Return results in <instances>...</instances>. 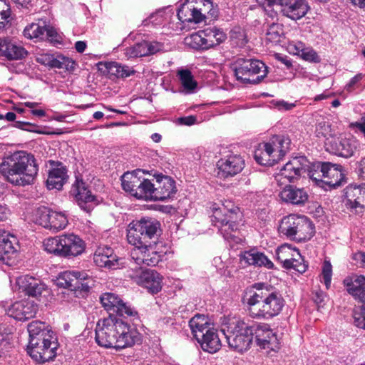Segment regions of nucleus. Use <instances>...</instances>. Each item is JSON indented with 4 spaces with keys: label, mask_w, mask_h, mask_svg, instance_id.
<instances>
[{
    "label": "nucleus",
    "mask_w": 365,
    "mask_h": 365,
    "mask_svg": "<svg viewBox=\"0 0 365 365\" xmlns=\"http://www.w3.org/2000/svg\"><path fill=\"white\" fill-rule=\"evenodd\" d=\"M308 168V160L305 157H299L287 163L275 176V180L279 185L293 182L300 175L306 173Z\"/></svg>",
    "instance_id": "412c9836"
},
{
    "label": "nucleus",
    "mask_w": 365,
    "mask_h": 365,
    "mask_svg": "<svg viewBox=\"0 0 365 365\" xmlns=\"http://www.w3.org/2000/svg\"><path fill=\"white\" fill-rule=\"evenodd\" d=\"M202 34L205 37L207 48L219 45L225 41L227 36L225 33L217 28H207L202 30Z\"/></svg>",
    "instance_id": "58836bf2"
},
{
    "label": "nucleus",
    "mask_w": 365,
    "mask_h": 365,
    "mask_svg": "<svg viewBox=\"0 0 365 365\" xmlns=\"http://www.w3.org/2000/svg\"><path fill=\"white\" fill-rule=\"evenodd\" d=\"M17 239L5 230H0V262L11 264V259L16 252Z\"/></svg>",
    "instance_id": "473e14b6"
},
{
    "label": "nucleus",
    "mask_w": 365,
    "mask_h": 365,
    "mask_svg": "<svg viewBox=\"0 0 365 365\" xmlns=\"http://www.w3.org/2000/svg\"><path fill=\"white\" fill-rule=\"evenodd\" d=\"M71 192L75 197L81 208L87 212H91L94 205H97L96 196L92 195L86 182L82 180H76L72 186Z\"/></svg>",
    "instance_id": "bb28decb"
},
{
    "label": "nucleus",
    "mask_w": 365,
    "mask_h": 365,
    "mask_svg": "<svg viewBox=\"0 0 365 365\" xmlns=\"http://www.w3.org/2000/svg\"><path fill=\"white\" fill-rule=\"evenodd\" d=\"M66 169L64 167H58L49 170L46 185L49 190H61L67 180Z\"/></svg>",
    "instance_id": "4c0bfd02"
},
{
    "label": "nucleus",
    "mask_w": 365,
    "mask_h": 365,
    "mask_svg": "<svg viewBox=\"0 0 365 365\" xmlns=\"http://www.w3.org/2000/svg\"><path fill=\"white\" fill-rule=\"evenodd\" d=\"M362 79V75L361 73H359L356 75L354 77H353L350 81L346 84V90L347 91H352L356 85L361 81Z\"/></svg>",
    "instance_id": "e2e57ef3"
},
{
    "label": "nucleus",
    "mask_w": 365,
    "mask_h": 365,
    "mask_svg": "<svg viewBox=\"0 0 365 365\" xmlns=\"http://www.w3.org/2000/svg\"><path fill=\"white\" fill-rule=\"evenodd\" d=\"M138 43L140 57L155 54L163 48L162 44L155 41H145Z\"/></svg>",
    "instance_id": "c03bdc74"
},
{
    "label": "nucleus",
    "mask_w": 365,
    "mask_h": 365,
    "mask_svg": "<svg viewBox=\"0 0 365 365\" xmlns=\"http://www.w3.org/2000/svg\"><path fill=\"white\" fill-rule=\"evenodd\" d=\"M243 301L252 318L265 320L278 316L285 304L279 292L262 283H256L247 289Z\"/></svg>",
    "instance_id": "f03ea898"
},
{
    "label": "nucleus",
    "mask_w": 365,
    "mask_h": 365,
    "mask_svg": "<svg viewBox=\"0 0 365 365\" xmlns=\"http://www.w3.org/2000/svg\"><path fill=\"white\" fill-rule=\"evenodd\" d=\"M9 214V209L5 205L0 204V221L6 220L8 217Z\"/></svg>",
    "instance_id": "774afa93"
},
{
    "label": "nucleus",
    "mask_w": 365,
    "mask_h": 365,
    "mask_svg": "<svg viewBox=\"0 0 365 365\" xmlns=\"http://www.w3.org/2000/svg\"><path fill=\"white\" fill-rule=\"evenodd\" d=\"M28 54L27 50L21 45L9 38L0 37V57L8 61H21Z\"/></svg>",
    "instance_id": "c756f323"
},
{
    "label": "nucleus",
    "mask_w": 365,
    "mask_h": 365,
    "mask_svg": "<svg viewBox=\"0 0 365 365\" xmlns=\"http://www.w3.org/2000/svg\"><path fill=\"white\" fill-rule=\"evenodd\" d=\"M345 207L352 212L361 213L365 209V187L349 185L344 190Z\"/></svg>",
    "instance_id": "393cba45"
},
{
    "label": "nucleus",
    "mask_w": 365,
    "mask_h": 365,
    "mask_svg": "<svg viewBox=\"0 0 365 365\" xmlns=\"http://www.w3.org/2000/svg\"><path fill=\"white\" fill-rule=\"evenodd\" d=\"M161 234L160 222L153 217H144L133 220L128 227L127 240L131 245L158 243Z\"/></svg>",
    "instance_id": "39448f33"
},
{
    "label": "nucleus",
    "mask_w": 365,
    "mask_h": 365,
    "mask_svg": "<svg viewBox=\"0 0 365 365\" xmlns=\"http://www.w3.org/2000/svg\"><path fill=\"white\" fill-rule=\"evenodd\" d=\"M51 68L73 71L76 68V63L68 57L59 55L53 57Z\"/></svg>",
    "instance_id": "79ce46f5"
},
{
    "label": "nucleus",
    "mask_w": 365,
    "mask_h": 365,
    "mask_svg": "<svg viewBox=\"0 0 365 365\" xmlns=\"http://www.w3.org/2000/svg\"><path fill=\"white\" fill-rule=\"evenodd\" d=\"M178 75L185 93H193L197 87V82L194 80L191 72L187 69H182L178 72Z\"/></svg>",
    "instance_id": "ea45409f"
},
{
    "label": "nucleus",
    "mask_w": 365,
    "mask_h": 365,
    "mask_svg": "<svg viewBox=\"0 0 365 365\" xmlns=\"http://www.w3.org/2000/svg\"><path fill=\"white\" fill-rule=\"evenodd\" d=\"M326 294L322 292H317L314 296V301L319 307H323Z\"/></svg>",
    "instance_id": "0e129e2a"
},
{
    "label": "nucleus",
    "mask_w": 365,
    "mask_h": 365,
    "mask_svg": "<svg viewBox=\"0 0 365 365\" xmlns=\"http://www.w3.org/2000/svg\"><path fill=\"white\" fill-rule=\"evenodd\" d=\"M315 164H313L311 167L309 166V163L308 162V168L306 170V173H308L309 178L315 181H322L324 179V176H322V173L320 172V170L317 168H315Z\"/></svg>",
    "instance_id": "4d7b16f0"
},
{
    "label": "nucleus",
    "mask_w": 365,
    "mask_h": 365,
    "mask_svg": "<svg viewBox=\"0 0 365 365\" xmlns=\"http://www.w3.org/2000/svg\"><path fill=\"white\" fill-rule=\"evenodd\" d=\"M43 245L48 253L65 258L77 257L86 248L84 241L73 233L48 237L44 240Z\"/></svg>",
    "instance_id": "6e6552de"
},
{
    "label": "nucleus",
    "mask_w": 365,
    "mask_h": 365,
    "mask_svg": "<svg viewBox=\"0 0 365 365\" xmlns=\"http://www.w3.org/2000/svg\"><path fill=\"white\" fill-rule=\"evenodd\" d=\"M354 323L356 327L365 329V302L362 303L359 309L355 310Z\"/></svg>",
    "instance_id": "3c124183"
},
{
    "label": "nucleus",
    "mask_w": 365,
    "mask_h": 365,
    "mask_svg": "<svg viewBox=\"0 0 365 365\" xmlns=\"http://www.w3.org/2000/svg\"><path fill=\"white\" fill-rule=\"evenodd\" d=\"M93 280L84 272L66 270L61 272L57 278L58 287L86 294L91 287Z\"/></svg>",
    "instance_id": "dca6fc26"
},
{
    "label": "nucleus",
    "mask_w": 365,
    "mask_h": 365,
    "mask_svg": "<svg viewBox=\"0 0 365 365\" xmlns=\"http://www.w3.org/2000/svg\"><path fill=\"white\" fill-rule=\"evenodd\" d=\"M316 135L319 138H325L326 142H327L328 138H334L331 135L330 125L325 121L320 122L317 124L316 127Z\"/></svg>",
    "instance_id": "603ef678"
},
{
    "label": "nucleus",
    "mask_w": 365,
    "mask_h": 365,
    "mask_svg": "<svg viewBox=\"0 0 365 365\" xmlns=\"http://www.w3.org/2000/svg\"><path fill=\"white\" fill-rule=\"evenodd\" d=\"M294 259L296 260L291 262L292 264L289 269H293L301 274L304 273L308 268V264L304 261L300 253L299 259L297 257H294Z\"/></svg>",
    "instance_id": "6e6d98bb"
},
{
    "label": "nucleus",
    "mask_w": 365,
    "mask_h": 365,
    "mask_svg": "<svg viewBox=\"0 0 365 365\" xmlns=\"http://www.w3.org/2000/svg\"><path fill=\"white\" fill-rule=\"evenodd\" d=\"M54 56L50 53H39L36 56V61L40 64L51 68Z\"/></svg>",
    "instance_id": "bf43d9fd"
},
{
    "label": "nucleus",
    "mask_w": 365,
    "mask_h": 365,
    "mask_svg": "<svg viewBox=\"0 0 365 365\" xmlns=\"http://www.w3.org/2000/svg\"><path fill=\"white\" fill-rule=\"evenodd\" d=\"M211 0H187L178 11V19L185 23L198 24L205 19V14L212 11Z\"/></svg>",
    "instance_id": "ddd939ff"
},
{
    "label": "nucleus",
    "mask_w": 365,
    "mask_h": 365,
    "mask_svg": "<svg viewBox=\"0 0 365 365\" xmlns=\"http://www.w3.org/2000/svg\"><path fill=\"white\" fill-rule=\"evenodd\" d=\"M322 173L324 179L322 180L324 184L331 187H336L341 184L344 178L341 172V166L332 165L330 163H317L314 165Z\"/></svg>",
    "instance_id": "7c9ffc66"
},
{
    "label": "nucleus",
    "mask_w": 365,
    "mask_h": 365,
    "mask_svg": "<svg viewBox=\"0 0 365 365\" xmlns=\"http://www.w3.org/2000/svg\"><path fill=\"white\" fill-rule=\"evenodd\" d=\"M327 150L333 154L349 158L353 155L358 147V141L352 136L340 135L327 139L325 142Z\"/></svg>",
    "instance_id": "b1692460"
},
{
    "label": "nucleus",
    "mask_w": 365,
    "mask_h": 365,
    "mask_svg": "<svg viewBox=\"0 0 365 365\" xmlns=\"http://www.w3.org/2000/svg\"><path fill=\"white\" fill-rule=\"evenodd\" d=\"M279 231L291 240L302 242L309 240L314 235V227L305 216L289 215L282 219Z\"/></svg>",
    "instance_id": "9d476101"
},
{
    "label": "nucleus",
    "mask_w": 365,
    "mask_h": 365,
    "mask_svg": "<svg viewBox=\"0 0 365 365\" xmlns=\"http://www.w3.org/2000/svg\"><path fill=\"white\" fill-rule=\"evenodd\" d=\"M281 200L293 205H303L308 200V194L302 188L287 185L279 192Z\"/></svg>",
    "instance_id": "f704fd0d"
},
{
    "label": "nucleus",
    "mask_w": 365,
    "mask_h": 365,
    "mask_svg": "<svg viewBox=\"0 0 365 365\" xmlns=\"http://www.w3.org/2000/svg\"><path fill=\"white\" fill-rule=\"evenodd\" d=\"M304 48L305 46L302 41H297L289 44V46L290 53L298 55L299 56H301V53L303 52Z\"/></svg>",
    "instance_id": "052dcab7"
},
{
    "label": "nucleus",
    "mask_w": 365,
    "mask_h": 365,
    "mask_svg": "<svg viewBox=\"0 0 365 365\" xmlns=\"http://www.w3.org/2000/svg\"><path fill=\"white\" fill-rule=\"evenodd\" d=\"M29 341L27 352L36 361L43 364L55 358L56 342L53 332L44 322L33 321L28 324Z\"/></svg>",
    "instance_id": "20e7f679"
},
{
    "label": "nucleus",
    "mask_w": 365,
    "mask_h": 365,
    "mask_svg": "<svg viewBox=\"0 0 365 365\" xmlns=\"http://www.w3.org/2000/svg\"><path fill=\"white\" fill-rule=\"evenodd\" d=\"M210 209L212 212L210 217L213 225L219 227L224 237L227 239L231 232L237 230V214L232 208L227 209L224 205L220 206L214 203L211 205Z\"/></svg>",
    "instance_id": "2eb2a0df"
},
{
    "label": "nucleus",
    "mask_w": 365,
    "mask_h": 365,
    "mask_svg": "<svg viewBox=\"0 0 365 365\" xmlns=\"http://www.w3.org/2000/svg\"><path fill=\"white\" fill-rule=\"evenodd\" d=\"M251 327L257 346L267 351H277L279 349V339L268 324L253 323Z\"/></svg>",
    "instance_id": "4be33fe9"
},
{
    "label": "nucleus",
    "mask_w": 365,
    "mask_h": 365,
    "mask_svg": "<svg viewBox=\"0 0 365 365\" xmlns=\"http://www.w3.org/2000/svg\"><path fill=\"white\" fill-rule=\"evenodd\" d=\"M110 71L118 78H126L135 73L133 68L113 63L109 66Z\"/></svg>",
    "instance_id": "49530a36"
},
{
    "label": "nucleus",
    "mask_w": 365,
    "mask_h": 365,
    "mask_svg": "<svg viewBox=\"0 0 365 365\" xmlns=\"http://www.w3.org/2000/svg\"><path fill=\"white\" fill-rule=\"evenodd\" d=\"M240 259L248 265H254L267 268H272L273 263L262 252H258L255 249L245 251L240 255Z\"/></svg>",
    "instance_id": "c9c22d12"
},
{
    "label": "nucleus",
    "mask_w": 365,
    "mask_h": 365,
    "mask_svg": "<svg viewBox=\"0 0 365 365\" xmlns=\"http://www.w3.org/2000/svg\"><path fill=\"white\" fill-rule=\"evenodd\" d=\"M38 306L33 301L28 299L14 302L8 309L9 317L19 321L28 320L35 317Z\"/></svg>",
    "instance_id": "c85d7f7f"
},
{
    "label": "nucleus",
    "mask_w": 365,
    "mask_h": 365,
    "mask_svg": "<svg viewBox=\"0 0 365 365\" xmlns=\"http://www.w3.org/2000/svg\"><path fill=\"white\" fill-rule=\"evenodd\" d=\"M322 278L327 289H329L331 284L332 276V266L328 261H325L322 267Z\"/></svg>",
    "instance_id": "5fc2aeb1"
},
{
    "label": "nucleus",
    "mask_w": 365,
    "mask_h": 365,
    "mask_svg": "<svg viewBox=\"0 0 365 365\" xmlns=\"http://www.w3.org/2000/svg\"><path fill=\"white\" fill-rule=\"evenodd\" d=\"M38 171L34 156L24 150L4 156L0 163V173L14 185L26 186L32 184Z\"/></svg>",
    "instance_id": "7ed1b4c3"
},
{
    "label": "nucleus",
    "mask_w": 365,
    "mask_h": 365,
    "mask_svg": "<svg viewBox=\"0 0 365 365\" xmlns=\"http://www.w3.org/2000/svg\"><path fill=\"white\" fill-rule=\"evenodd\" d=\"M259 4L280 7L282 14L292 20H299L304 17L309 11V6L305 0H256Z\"/></svg>",
    "instance_id": "f3484780"
},
{
    "label": "nucleus",
    "mask_w": 365,
    "mask_h": 365,
    "mask_svg": "<svg viewBox=\"0 0 365 365\" xmlns=\"http://www.w3.org/2000/svg\"><path fill=\"white\" fill-rule=\"evenodd\" d=\"M102 306L108 312H115L120 317L130 318L135 321L139 319L138 312L130 305L123 302L115 294L106 292L100 298Z\"/></svg>",
    "instance_id": "6ab92c4d"
},
{
    "label": "nucleus",
    "mask_w": 365,
    "mask_h": 365,
    "mask_svg": "<svg viewBox=\"0 0 365 365\" xmlns=\"http://www.w3.org/2000/svg\"><path fill=\"white\" fill-rule=\"evenodd\" d=\"M300 57L303 60L311 63H319L321 60L317 53L312 48L309 47H305Z\"/></svg>",
    "instance_id": "864d4df0"
},
{
    "label": "nucleus",
    "mask_w": 365,
    "mask_h": 365,
    "mask_svg": "<svg viewBox=\"0 0 365 365\" xmlns=\"http://www.w3.org/2000/svg\"><path fill=\"white\" fill-rule=\"evenodd\" d=\"M232 43L236 46L242 47L247 43V37L245 31L240 28L233 29L230 34Z\"/></svg>",
    "instance_id": "8fccbe9b"
},
{
    "label": "nucleus",
    "mask_w": 365,
    "mask_h": 365,
    "mask_svg": "<svg viewBox=\"0 0 365 365\" xmlns=\"http://www.w3.org/2000/svg\"><path fill=\"white\" fill-rule=\"evenodd\" d=\"M217 163V175L220 178L234 177L241 173L245 165L243 158L237 153L227 151Z\"/></svg>",
    "instance_id": "5701e85b"
},
{
    "label": "nucleus",
    "mask_w": 365,
    "mask_h": 365,
    "mask_svg": "<svg viewBox=\"0 0 365 365\" xmlns=\"http://www.w3.org/2000/svg\"><path fill=\"white\" fill-rule=\"evenodd\" d=\"M237 80L242 83L257 84L267 74V67L261 61L255 58H239L233 63Z\"/></svg>",
    "instance_id": "9b49d317"
},
{
    "label": "nucleus",
    "mask_w": 365,
    "mask_h": 365,
    "mask_svg": "<svg viewBox=\"0 0 365 365\" xmlns=\"http://www.w3.org/2000/svg\"><path fill=\"white\" fill-rule=\"evenodd\" d=\"M121 260L108 247H99L95 252L93 261L100 267L115 269L120 267Z\"/></svg>",
    "instance_id": "2f4dec72"
},
{
    "label": "nucleus",
    "mask_w": 365,
    "mask_h": 365,
    "mask_svg": "<svg viewBox=\"0 0 365 365\" xmlns=\"http://www.w3.org/2000/svg\"><path fill=\"white\" fill-rule=\"evenodd\" d=\"M275 106L279 110H289L295 106L294 103H288L283 101L277 102Z\"/></svg>",
    "instance_id": "338daca9"
},
{
    "label": "nucleus",
    "mask_w": 365,
    "mask_h": 365,
    "mask_svg": "<svg viewBox=\"0 0 365 365\" xmlns=\"http://www.w3.org/2000/svg\"><path fill=\"white\" fill-rule=\"evenodd\" d=\"M185 42L191 48L195 49H208L205 37L202 34V30L191 34L185 38Z\"/></svg>",
    "instance_id": "37998d69"
},
{
    "label": "nucleus",
    "mask_w": 365,
    "mask_h": 365,
    "mask_svg": "<svg viewBox=\"0 0 365 365\" xmlns=\"http://www.w3.org/2000/svg\"><path fill=\"white\" fill-rule=\"evenodd\" d=\"M128 276L153 294H156L162 289L163 277L155 270H143L141 267L134 270L132 268L128 271Z\"/></svg>",
    "instance_id": "a211bd4d"
},
{
    "label": "nucleus",
    "mask_w": 365,
    "mask_h": 365,
    "mask_svg": "<svg viewBox=\"0 0 365 365\" xmlns=\"http://www.w3.org/2000/svg\"><path fill=\"white\" fill-rule=\"evenodd\" d=\"M283 34L282 25L272 24L267 30V39L271 42H279Z\"/></svg>",
    "instance_id": "09e8293b"
},
{
    "label": "nucleus",
    "mask_w": 365,
    "mask_h": 365,
    "mask_svg": "<svg viewBox=\"0 0 365 365\" xmlns=\"http://www.w3.org/2000/svg\"><path fill=\"white\" fill-rule=\"evenodd\" d=\"M52 43H60L61 37L56 30L50 26H46V38Z\"/></svg>",
    "instance_id": "13d9d810"
},
{
    "label": "nucleus",
    "mask_w": 365,
    "mask_h": 365,
    "mask_svg": "<svg viewBox=\"0 0 365 365\" xmlns=\"http://www.w3.org/2000/svg\"><path fill=\"white\" fill-rule=\"evenodd\" d=\"M177 192L175 181L169 176L158 175L154 184L153 201H164L173 197Z\"/></svg>",
    "instance_id": "cd10ccee"
},
{
    "label": "nucleus",
    "mask_w": 365,
    "mask_h": 365,
    "mask_svg": "<svg viewBox=\"0 0 365 365\" xmlns=\"http://www.w3.org/2000/svg\"><path fill=\"white\" fill-rule=\"evenodd\" d=\"M33 220L36 224L53 232L65 229L68 223L64 212L55 211L47 207L37 208L34 212Z\"/></svg>",
    "instance_id": "4468645a"
},
{
    "label": "nucleus",
    "mask_w": 365,
    "mask_h": 365,
    "mask_svg": "<svg viewBox=\"0 0 365 365\" xmlns=\"http://www.w3.org/2000/svg\"><path fill=\"white\" fill-rule=\"evenodd\" d=\"M277 259L282 264L284 268L289 269L291 262L296 260L294 257L299 259V250L292 247L287 244H284L279 247L276 252Z\"/></svg>",
    "instance_id": "e433bc0d"
},
{
    "label": "nucleus",
    "mask_w": 365,
    "mask_h": 365,
    "mask_svg": "<svg viewBox=\"0 0 365 365\" xmlns=\"http://www.w3.org/2000/svg\"><path fill=\"white\" fill-rule=\"evenodd\" d=\"M144 174L141 170L124 173L121 177L122 187L137 199L153 200L154 183L145 178Z\"/></svg>",
    "instance_id": "f8f14e48"
},
{
    "label": "nucleus",
    "mask_w": 365,
    "mask_h": 365,
    "mask_svg": "<svg viewBox=\"0 0 365 365\" xmlns=\"http://www.w3.org/2000/svg\"><path fill=\"white\" fill-rule=\"evenodd\" d=\"M130 252L131 258L136 264L155 266L161 260V252L158 250V243H148L133 245Z\"/></svg>",
    "instance_id": "aec40b11"
},
{
    "label": "nucleus",
    "mask_w": 365,
    "mask_h": 365,
    "mask_svg": "<svg viewBox=\"0 0 365 365\" xmlns=\"http://www.w3.org/2000/svg\"><path fill=\"white\" fill-rule=\"evenodd\" d=\"M166 9L165 8L158 9L152 13L148 18L143 21V25L157 26L162 25L166 20Z\"/></svg>",
    "instance_id": "a18cd8bd"
},
{
    "label": "nucleus",
    "mask_w": 365,
    "mask_h": 365,
    "mask_svg": "<svg viewBox=\"0 0 365 365\" xmlns=\"http://www.w3.org/2000/svg\"><path fill=\"white\" fill-rule=\"evenodd\" d=\"M189 326L194 338L203 351L215 353L220 349L222 344L217 330L205 315H195L190 320Z\"/></svg>",
    "instance_id": "0eeeda50"
},
{
    "label": "nucleus",
    "mask_w": 365,
    "mask_h": 365,
    "mask_svg": "<svg viewBox=\"0 0 365 365\" xmlns=\"http://www.w3.org/2000/svg\"><path fill=\"white\" fill-rule=\"evenodd\" d=\"M351 125L365 135V115Z\"/></svg>",
    "instance_id": "69168bd1"
},
{
    "label": "nucleus",
    "mask_w": 365,
    "mask_h": 365,
    "mask_svg": "<svg viewBox=\"0 0 365 365\" xmlns=\"http://www.w3.org/2000/svg\"><path fill=\"white\" fill-rule=\"evenodd\" d=\"M96 341L105 348L123 349L140 344L142 335L136 328L123 319L110 315L98 322Z\"/></svg>",
    "instance_id": "f257e3e1"
},
{
    "label": "nucleus",
    "mask_w": 365,
    "mask_h": 365,
    "mask_svg": "<svg viewBox=\"0 0 365 365\" xmlns=\"http://www.w3.org/2000/svg\"><path fill=\"white\" fill-rule=\"evenodd\" d=\"M124 54L128 58L140 57L138 51V43L126 48L125 49Z\"/></svg>",
    "instance_id": "680f3d73"
},
{
    "label": "nucleus",
    "mask_w": 365,
    "mask_h": 365,
    "mask_svg": "<svg viewBox=\"0 0 365 365\" xmlns=\"http://www.w3.org/2000/svg\"><path fill=\"white\" fill-rule=\"evenodd\" d=\"M11 9L5 0H0V29L10 21Z\"/></svg>",
    "instance_id": "de8ad7c7"
},
{
    "label": "nucleus",
    "mask_w": 365,
    "mask_h": 365,
    "mask_svg": "<svg viewBox=\"0 0 365 365\" xmlns=\"http://www.w3.org/2000/svg\"><path fill=\"white\" fill-rule=\"evenodd\" d=\"M16 283L19 287V289L29 297L38 299L49 293V290L45 284L39 279L29 275L19 277L16 279Z\"/></svg>",
    "instance_id": "a878e982"
},
{
    "label": "nucleus",
    "mask_w": 365,
    "mask_h": 365,
    "mask_svg": "<svg viewBox=\"0 0 365 365\" xmlns=\"http://www.w3.org/2000/svg\"><path fill=\"white\" fill-rule=\"evenodd\" d=\"M344 284L349 294L356 300L361 303L365 302V277L364 276L347 277L344 280Z\"/></svg>",
    "instance_id": "72a5a7b5"
},
{
    "label": "nucleus",
    "mask_w": 365,
    "mask_h": 365,
    "mask_svg": "<svg viewBox=\"0 0 365 365\" xmlns=\"http://www.w3.org/2000/svg\"><path fill=\"white\" fill-rule=\"evenodd\" d=\"M222 331L226 336L229 346L239 352L248 349L252 341L251 324L240 319L224 318Z\"/></svg>",
    "instance_id": "423d86ee"
},
{
    "label": "nucleus",
    "mask_w": 365,
    "mask_h": 365,
    "mask_svg": "<svg viewBox=\"0 0 365 365\" xmlns=\"http://www.w3.org/2000/svg\"><path fill=\"white\" fill-rule=\"evenodd\" d=\"M291 140L288 136L274 135L268 143L259 145L255 151V159L262 165H272L289 150Z\"/></svg>",
    "instance_id": "1a4fd4ad"
},
{
    "label": "nucleus",
    "mask_w": 365,
    "mask_h": 365,
    "mask_svg": "<svg viewBox=\"0 0 365 365\" xmlns=\"http://www.w3.org/2000/svg\"><path fill=\"white\" fill-rule=\"evenodd\" d=\"M46 25L32 23L24 30V35L27 38L43 40L46 38Z\"/></svg>",
    "instance_id": "a19ab883"
}]
</instances>
